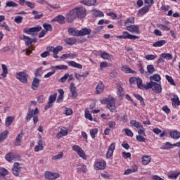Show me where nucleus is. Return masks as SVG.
<instances>
[{
    "label": "nucleus",
    "mask_w": 180,
    "mask_h": 180,
    "mask_svg": "<svg viewBox=\"0 0 180 180\" xmlns=\"http://www.w3.org/2000/svg\"><path fill=\"white\" fill-rule=\"evenodd\" d=\"M101 103H102V105H107L108 109H109L112 113H116V112H117V110H116V98H115V97L109 96L105 99L101 100Z\"/></svg>",
    "instance_id": "nucleus-1"
},
{
    "label": "nucleus",
    "mask_w": 180,
    "mask_h": 180,
    "mask_svg": "<svg viewBox=\"0 0 180 180\" xmlns=\"http://www.w3.org/2000/svg\"><path fill=\"white\" fill-rule=\"evenodd\" d=\"M39 115V108L37 107L34 110L29 108L28 113L26 116L27 122H30L32 117H33L34 124H37V122H39V117L37 115Z\"/></svg>",
    "instance_id": "nucleus-2"
},
{
    "label": "nucleus",
    "mask_w": 180,
    "mask_h": 180,
    "mask_svg": "<svg viewBox=\"0 0 180 180\" xmlns=\"http://www.w3.org/2000/svg\"><path fill=\"white\" fill-rule=\"evenodd\" d=\"M152 89L155 94H161L162 92V88L161 84H159L155 82H150L146 83V90Z\"/></svg>",
    "instance_id": "nucleus-3"
},
{
    "label": "nucleus",
    "mask_w": 180,
    "mask_h": 180,
    "mask_svg": "<svg viewBox=\"0 0 180 180\" xmlns=\"http://www.w3.org/2000/svg\"><path fill=\"white\" fill-rule=\"evenodd\" d=\"M41 29V26L39 25L31 28L25 27L23 29V32L26 33V34H31L32 37H36V36H37V33H39Z\"/></svg>",
    "instance_id": "nucleus-4"
},
{
    "label": "nucleus",
    "mask_w": 180,
    "mask_h": 180,
    "mask_svg": "<svg viewBox=\"0 0 180 180\" xmlns=\"http://www.w3.org/2000/svg\"><path fill=\"white\" fill-rule=\"evenodd\" d=\"M75 11L76 18L78 19H84L86 16V9L84 7H76Z\"/></svg>",
    "instance_id": "nucleus-5"
},
{
    "label": "nucleus",
    "mask_w": 180,
    "mask_h": 180,
    "mask_svg": "<svg viewBox=\"0 0 180 180\" xmlns=\"http://www.w3.org/2000/svg\"><path fill=\"white\" fill-rule=\"evenodd\" d=\"M15 78L19 79L22 84H27V78H29V75L26 74L25 72H20L15 74Z\"/></svg>",
    "instance_id": "nucleus-6"
},
{
    "label": "nucleus",
    "mask_w": 180,
    "mask_h": 180,
    "mask_svg": "<svg viewBox=\"0 0 180 180\" xmlns=\"http://www.w3.org/2000/svg\"><path fill=\"white\" fill-rule=\"evenodd\" d=\"M72 150L73 151H75L78 155L80 156L81 158H83V160H86V155H85V152H84V150L79 146L75 145L72 147Z\"/></svg>",
    "instance_id": "nucleus-7"
},
{
    "label": "nucleus",
    "mask_w": 180,
    "mask_h": 180,
    "mask_svg": "<svg viewBox=\"0 0 180 180\" xmlns=\"http://www.w3.org/2000/svg\"><path fill=\"white\" fill-rule=\"evenodd\" d=\"M76 18L77 15L75 14V10L72 9L66 14L65 20L67 23H72V22L75 20Z\"/></svg>",
    "instance_id": "nucleus-8"
},
{
    "label": "nucleus",
    "mask_w": 180,
    "mask_h": 180,
    "mask_svg": "<svg viewBox=\"0 0 180 180\" xmlns=\"http://www.w3.org/2000/svg\"><path fill=\"white\" fill-rule=\"evenodd\" d=\"M22 39L25 41L26 46H28V49H27V53L32 54V51H33V48L32 47V38L24 35Z\"/></svg>",
    "instance_id": "nucleus-9"
},
{
    "label": "nucleus",
    "mask_w": 180,
    "mask_h": 180,
    "mask_svg": "<svg viewBox=\"0 0 180 180\" xmlns=\"http://www.w3.org/2000/svg\"><path fill=\"white\" fill-rule=\"evenodd\" d=\"M20 157L19 155H16L13 153H8L6 155L5 158L8 162H12V161H17V160H19Z\"/></svg>",
    "instance_id": "nucleus-10"
},
{
    "label": "nucleus",
    "mask_w": 180,
    "mask_h": 180,
    "mask_svg": "<svg viewBox=\"0 0 180 180\" xmlns=\"http://www.w3.org/2000/svg\"><path fill=\"white\" fill-rule=\"evenodd\" d=\"M22 169V167L19 162H15L13 164V167L12 168V172L15 176H19L20 174V171Z\"/></svg>",
    "instance_id": "nucleus-11"
},
{
    "label": "nucleus",
    "mask_w": 180,
    "mask_h": 180,
    "mask_svg": "<svg viewBox=\"0 0 180 180\" xmlns=\"http://www.w3.org/2000/svg\"><path fill=\"white\" fill-rule=\"evenodd\" d=\"M46 179L53 180L57 179V178H60V174L58 173H53L51 172H46L44 173Z\"/></svg>",
    "instance_id": "nucleus-12"
},
{
    "label": "nucleus",
    "mask_w": 180,
    "mask_h": 180,
    "mask_svg": "<svg viewBox=\"0 0 180 180\" xmlns=\"http://www.w3.org/2000/svg\"><path fill=\"white\" fill-rule=\"evenodd\" d=\"M39 86H40V79L34 77L31 84V89L32 91H37Z\"/></svg>",
    "instance_id": "nucleus-13"
},
{
    "label": "nucleus",
    "mask_w": 180,
    "mask_h": 180,
    "mask_svg": "<svg viewBox=\"0 0 180 180\" xmlns=\"http://www.w3.org/2000/svg\"><path fill=\"white\" fill-rule=\"evenodd\" d=\"M127 30H128V32H131V33H135L136 34H140V30L139 29V25L127 26Z\"/></svg>",
    "instance_id": "nucleus-14"
},
{
    "label": "nucleus",
    "mask_w": 180,
    "mask_h": 180,
    "mask_svg": "<svg viewBox=\"0 0 180 180\" xmlns=\"http://www.w3.org/2000/svg\"><path fill=\"white\" fill-rule=\"evenodd\" d=\"M65 21V17H64L63 15H58L55 18L51 20V22H58V23H60V25H64Z\"/></svg>",
    "instance_id": "nucleus-15"
},
{
    "label": "nucleus",
    "mask_w": 180,
    "mask_h": 180,
    "mask_svg": "<svg viewBox=\"0 0 180 180\" xmlns=\"http://www.w3.org/2000/svg\"><path fill=\"white\" fill-rule=\"evenodd\" d=\"M115 147H116L115 143H112L110 144V147L108 148V150L107 152V155H106L107 158H110V157L113 155V151H115Z\"/></svg>",
    "instance_id": "nucleus-16"
},
{
    "label": "nucleus",
    "mask_w": 180,
    "mask_h": 180,
    "mask_svg": "<svg viewBox=\"0 0 180 180\" xmlns=\"http://www.w3.org/2000/svg\"><path fill=\"white\" fill-rule=\"evenodd\" d=\"M92 30L89 28H83L79 30V37L82 36H89Z\"/></svg>",
    "instance_id": "nucleus-17"
},
{
    "label": "nucleus",
    "mask_w": 180,
    "mask_h": 180,
    "mask_svg": "<svg viewBox=\"0 0 180 180\" xmlns=\"http://www.w3.org/2000/svg\"><path fill=\"white\" fill-rule=\"evenodd\" d=\"M122 36L124 37V39H129V40H136V39H139V36L131 34L127 32H123Z\"/></svg>",
    "instance_id": "nucleus-18"
},
{
    "label": "nucleus",
    "mask_w": 180,
    "mask_h": 180,
    "mask_svg": "<svg viewBox=\"0 0 180 180\" xmlns=\"http://www.w3.org/2000/svg\"><path fill=\"white\" fill-rule=\"evenodd\" d=\"M70 92L72 94V98L74 99L78 96V94L77 93V87H75V84L71 83L70 86Z\"/></svg>",
    "instance_id": "nucleus-19"
},
{
    "label": "nucleus",
    "mask_w": 180,
    "mask_h": 180,
    "mask_svg": "<svg viewBox=\"0 0 180 180\" xmlns=\"http://www.w3.org/2000/svg\"><path fill=\"white\" fill-rule=\"evenodd\" d=\"M97 0H83L81 2L83 5H86V6H95L96 4Z\"/></svg>",
    "instance_id": "nucleus-20"
},
{
    "label": "nucleus",
    "mask_w": 180,
    "mask_h": 180,
    "mask_svg": "<svg viewBox=\"0 0 180 180\" xmlns=\"http://www.w3.org/2000/svg\"><path fill=\"white\" fill-rule=\"evenodd\" d=\"M106 165V162L105 161L97 162L94 165L95 169H105V166Z\"/></svg>",
    "instance_id": "nucleus-21"
},
{
    "label": "nucleus",
    "mask_w": 180,
    "mask_h": 180,
    "mask_svg": "<svg viewBox=\"0 0 180 180\" xmlns=\"http://www.w3.org/2000/svg\"><path fill=\"white\" fill-rule=\"evenodd\" d=\"M136 85L139 89H146L147 90V84H143V80L140 78L136 79Z\"/></svg>",
    "instance_id": "nucleus-22"
},
{
    "label": "nucleus",
    "mask_w": 180,
    "mask_h": 180,
    "mask_svg": "<svg viewBox=\"0 0 180 180\" xmlns=\"http://www.w3.org/2000/svg\"><path fill=\"white\" fill-rule=\"evenodd\" d=\"M104 89H105V85L103 84V83H102V82H100L97 85V86L96 87L97 95H99V94H101L103 91H104Z\"/></svg>",
    "instance_id": "nucleus-23"
},
{
    "label": "nucleus",
    "mask_w": 180,
    "mask_h": 180,
    "mask_svg": "<svg viewBox=\"0 0 180 180\" xmlns=\"http://www.w3.org/2000/svg\"><path fill=\"white\" fill-rule=\"evenodd\" d=\"M122 70L127 74H136V71L131 70V68H129L127 65L122 66Z\"/></svg>",
    "instance_id": "nucleus-24"
},
{
    "label": "nucleus",
    "mask_w": 180,
    "mask_h": 180,
    "mask_svg": "<svg viewBox=\"0 0 180 180\" xmlns=\"http://www.w3.org/2000/svg\"><path fill=\"white\" fill-rule=\"evenodd\" d=\"M32 13L34 15V19L36 20L41 19L44 16L43 13H39V11H32Z\"/></svg>",
    "instance_id": "nucleus-25"
},
{
    "label": "nucleus",
    "mask_w": 180,
    "mask_h": 180,
    "mask_svg": "<svg viewBox=\"0 0 180 180\" xmlns=\"http://www.w3.org/2000/svg\"><path fill=\"white\" fill-rule=\"evenodd\" d=\"M171 101L173 106H176V105L177 106H179L180 101H179V98H178L177 95H174Z\"/></svg>",
    "instance_id": "nucleus-26"
},
{
    "label": "nucleus",
    "mask_w": 180,
    "mask_h": 180,
    "mask_svg": "<svg viewBox=\"0 0 180 180\" xmlns=\"http://www.w3.org/2000/svg\"><path fill=\"white\" fill-rule=\"evenodd\" d=\"M143 165H148L149 163L151 162V157L150 156H143L141 158Z\"/></svg>",
    "instance_id": "nucleus-27"
},
{
    "label": "nucleus",
    "mask_w": 180,
    "mask_h": 180,
    "mask_svg": "<svg viewBox=\"0 0 180 180\" xmlns=\"http://www.w3.org/2000/svg\"><path fill=\"white\" fill-rule=\"evenodd\" d=\"M58 92H59L60 95L58 96L56 102L57 103H60L63 99H64V90H63V89H60Z\"/></svg>",
    "instance_id": "nucleus-28"
},
{
    "label": "nucleus",
    "mask_w": 180,
    "mask_h": 180,
    "mask_svg": "<svg viewBox=\"0 0 180 180\" xmlns=\"http://www.w3.org/2000/svg\"><path fill=\"white\" fill-rule=\"evenodd\" d=\"M1 68H2L1 77H3V78H6V75H8V66H6V65L5 64H2Z\"/></svg>",
    "instance_id": "nucleus-29"
},
{
    "label": "nucleus",
    "mask_w": 180,
    "mask_h": 180,
    "mask_svg": "<svg viewBox=\"0 0 180 180\" xmlns=\"http://www.w3.org/2000/svg\"><path fill=\"white\" fill-rule=\"evenodd\" d=\"M68 65L70 67H74L75 68H79V70H82V65L79 63H77L75 61H70L68 62Z\"/></svg>",
    "instance_id": "nucleus-30"
},
{
    "label": "nucleus",
    "mask_w": 180,
    "mask_h": 180,
    "mask_svg": "<svg viewBox=\"0 0 180 180\" xmlns=\"http://www.w3.org/2000/svg\"><path fill=\"white\" fill-rule=\"evenodd\" d=\"M68 34L70 35V36H75L76 37H79V30H74V28H69L68 29Z\"/></svg>",
    "instance_id": "nucleus-31"
},
{
    "label": "nucleus",
    "mask_w": 180,
    "mask_h": 180,
    "mask_svg": "<svg viewBox=\"0 0 180 180\" xmlns=\"http://www.w3.org/2000/svg\"><path fill=\"white\" fill-rule=\"evenodd\" d=\"M19 6V5L18 4H16L15 1H7L6 3V6L5 8H16Z\"/></svg>",
    "instance_id": "nucleus-32"
},
{
    "label": "nucleus",
    "mask_w": 180,
    "mask_h": 180,
    "mask_svg": "<svg viewBox=\"0 0 180 180\" xmlns=\"http://www.w3.org/2000/svg\"><path fill=\"white\" fill-rule=\"evenodd\" d=\"M133 23H134V17H130L124 21V26H126L127 28V26H130V25H133Z\"/></svg>",
    "instance_id": "nucleus-33"
},
{
    "label": "nucleus",
    "mask_w": 180,
    "mask_h": 180,
    "mask_svg": "<svg viewBox=\"0 0 180 180\" xmlns=\"http://www.w3.org/2000/svg\"><path fill=\"white\" fill-rule=\"evenodd\" d=\"M167 44V41L165 40H159L155 43H153V47H162L164 44Z\"/></svg>",
    "instance_id": "nucleus-34"
},
{
    "label": "nucleus",
    "mask_w": 180,
    "mask_h": 180,
    "mask_svg": "<svg viewBox=\"0 0 180 180\" xmlns=\"http://www.w3.org/2000/svg\"><path fill=\"white\" fill-rule=\"evenodd\" d=\"M13 120H15V117H13V116L7 117L6 119V127H9V126H11V124H12V123L13 122Z\"/></svg>",
    "instance_id": "nucleus-35"
},
{
    "label": "nucleus",
    "mask_w": 180,
    "mask_h": 180,
    "mask_svg": "<svg viewBox=\"0 0 180 180\" xmlns=\"http://www.w3.org/2000/svg\"><path fill=\"white\" fill-rule=\"evenodd\" d=\"M150 6H145L144 7L141 8V9H139V13L140 15H145V13H147V12L150 11Z\"/></svg>",
    "instance_id": "nucleus-36"
},
{
    "label": "nucleus",
    "mask_w": 180,
    "mask_h": 180,
    "mask_svg": "<svg viewBox=\"0 0 180 180\" xmlns=\"http://www.w3.org/2000/svg\"><path fill=\"white\" fill-rule=\"evenodd\" d=\"M150 82H153V81H156V82H158L159 81H161V76L158 74H155L153 76L150 77Z\"/></svg>",
    "instance_id": "nucleus-37"
},
{
    "label": "nucleus",
    "mask_w": 180,
    "mask_h": 180,
    "mask_svg": "<svg viewBox=\"0 0 180 180\" xmlns=\"http://www.w3.org/2000/svg\"><path fill=\"white\" fill-rule=\"evenodd\" d=\"M23 137V131H21L20 134H19L16 139H15V146H20V143H22V141L20 140Z\"/></svg>",
    "instance_id": "nucleus-38"
},
{
    "label": "nucleus",
    "mask_w": 180,
    "mask_h": 180,
    "mask_svg": "<svg viewBox=\"0 0 180 180\" xmlns=\"http://www.w3.org/2000/svg\"><path fill=\"white\" fill-rule=\"evenodd\" d=\"M131 126L133 127H136V129H141L143 128V125H141V123L137 122L136 120H132L130 122Z\"/></svg>",
    "instance_id": "nucleus-39"
},
{
    "label": "nucleus",
    "mask_w": 180,
    "mask_h": 180,
    "mask_svg": "<svg viewBox=\"0 0 180 180\" xmlns=\"http://www.w3.org/2000/svg\"><path fill=\"white\" fill-rule=\"evenodd\" d=\"M153 133H155V134H160V137L162 138L164 137V136H165V132H162V131H161V129H158V128H154L153 129Z\"/></svg>",
    "instance_id": "nucleus-40"
},
{
    "label": "nucleus",
    "mask_w": 180,
    "mask_h": 180,
    "mask_svg": "<svg viewBox=\"0 0 180 180\" xmlns=\"http://www.w3.org/2000/svg\"><path fill=\"white\" fill-rule=\"evenodd\" d=\"M46 50L48 51H51L52 53H54V50H63V46H57L56 48L53 46H48L46 48Z\"/></svg>",
    "instance_id": "nucleus-41"
},
{
    "label": "nucleus",
    "mask_w": 180,
    "mask_h": 180,
    "mask_svg": "<svg viewBox=\"0 0 180 180\" xmlns=\"http://www.w3.org/2000/svg\"><path fill=\"white\" fill-rule=\"evenodd\" d=\"M170 136L172 139H174L175 140L179 139L180 133L178 131H174L170 133Z\"/></svg>",
    "instance_id": "nucleus-42"
},
{
    "label": "nucleus",
    "mask_w": 180,
    "mask_h": 180,
    "mask_svg": "<svg viewBox=\"0 0 180 180\" xmlns=\"http://www.w3.org/2000/svg\"><path fill=\"white\" fill-rule=\"evenodd\" d=\"M67 44H70V46H72V44H75L77 42V39L72 37V38H67L65 39Z\"/></svg>",
    "instance_id": "nucleus-43"
},
{
    "label": "nucleus",
    "mask_w": 180,
    "mask_h": 180,
    "mask_svg": "<svg viewBox=\"0 0 180 180\" xmlns=\"http://www.w3.org/2000/svg\"><path fill=\"white\" fill-rule=\"evenodd\" d=\"M77 172H79V174L83 172V174H85V172H86V166L82 165L80 167H77Z\"/></svg>",
    "instance_id": "nucleus-44"
},
{
    "label": "nucleus",
    "mask_w": 180,
    "mask_h": 180,
    "mask_svg": "<svg viewBox=\"0 0 180 180\" xmlns=\"http://www.w3.org/2000/svg\"><path fill=\"white\" fill-rule=\"evenodd\" d=\"M9 134L8 131H4L0 134V141H4L6 137H8V134Z\"/></svg>",
    "instance_id": "nucleus-45"
},
{
    "label": "nucleus",
    "mask_w": 180,
    "mask_h": 180,
    "mask_svg": "<svg viewBox=\"0 0 180 180\" xmlns=\"http://www.w3.org/2000/svg\"><path fill=\"white\" fill-rule=\"evenodd\" d=\"M52 69L53 70H68V66L65 65H56V66H52Z\"/></svg>",
    "instance_id": "nucleus-46"
},
{
    "label": "nucleus",
    "mask_w": 180,
    "mask_h": 180,
    "mask_svg": "<svg viewBox=\"0 0 180 180\" xmlns=\"http://www.w3.org/2000/svg\"><path fill=\"white\" fill-rule=\"evenodd\" d=\"M43 27L45 29V31H46V33L49 31L51 32L53 30V27H51V25L50 24L44 23Z\"/></svg>",
    "instance_id": "nucleus-47"
},
{
    "label": "nucleus",
    "mask_w": 180,
    "mask_h": 180,
    "mask_svg": "<svg viewBox=\"0 0 180 180\" xmlns=\"http://www.w3.org/2000/svg\"><path fill=\"white\" fill-rule=\"evenodd\" d=\"M147 71L148 74H153L155 72V69L154 68V66H153V65H148Z\"/></svg>",
    "instance_id": "nucleus-48"
},
{
    "label": "nucleus",
    "mask_w": 180,
    "mask_h": 180,
    "mask_svg": "<svg viewBox=\"0 0 180 180\" xmlns=\"http://www.w3.org/2000/svg\"><path fill=\"white\" fill-rule=\"evenodd\" d=\"M56 99H57V93L51 94L49 96V102H50V103H53V102H56Z\"/></svg>",
    "instance_id": "nucleus-49"
},
{
    "label": "nucleus",
    "mask_w": 180,
    "mask_h": 180,
    "mask_svg": "<svg viewBox=\"0 0 180 180\" xmlns=\"http://www.w3.org/2000/svg\"><path fill=\"white\" fill-rule=\"evenodd\" d=\"M137 171H138L137 168H135V169H127L124 172V175H129V174H132V172H137Z\"/></svg>",
    "instance_id": "nucleus-50"
},
{
    "label": "nucleus",
    "mask_w": 180,
    "mask_h": 180,
    "mask_svg": "<svg viewBox=\"0 0 180 180\" xmlns=\"http://www.w3.org/2000/svg\"><path fill=\"white\" fill-rule=\"evenodd\" d=\"M134 96L139 101H140L141 105H143V106L146 105V103H144V99H143V97L141 96H140L139 94H134Z\"/></svg>",
    "instance_id": "nucleus-51"
},
{
    "label": "nucleus",
    "mask_w": 180,
    "mask_h": 180,
    "mask_svg": "<svg viewBox=\"0 0 180 180\" xmlns=\"http://www.w3.org/2000/svg\"><path fill=\"white\" fill-rule=\"evenodd\" d=\"M94 15L96 18H98V16H105V15L103 14V13L101 11H98V10H94Z\"/></svg>",
    "instance_id": "nucleus-52"
},
{
    "label": "nucleus",
    "mask_w": 180,
    "mask_h": 180,
    "mask_svg": "<svg viewBox=\"0 0 180 180\" xmlns=\"http://www.w3.org/2000/svg\"><path fill=\"white\" fill-rule=\"evenodd\" d=\"M14 22L18 25H19L20 23H22V22H23V17L20 15L16 16L14 19Z\"/></svg>",
    "instance_id": "nucleus-53"
},
{
    "label": "nucleus",
    "mask_w": 180,
    "mask_h": 180,
    "mask_svg": "<svg viewBox=\"0 0 180 180\" xmlns=\"http://www.w3.org/2000/svg\"><path fill=\"white\" fill-rule=\"evenodd\" d=\"M173 146L169 142H167L165 145L161 147V150H168V148H172Z\"/></svg>",
    "instance_id": "nucleus-54"
},
{
    "label": "nucleus",
    "mask_w": 180,
    "mask_h": 180,
    "mask_svg": "<svg viewBox=\"0 0 180 180\" xmlns=\"http://www.w3.org/2000/svg\"><path fill=\"white\" fill-rule=\"evenodd\" d=\"M106 67H110V64H108V62H101L100 63V69L102 70L103 68H106Z\"/></svg>",
    "instance_id": "nucleus-55"
},
{
    "label": "nucleus",
    "mask_w": 180,
    "mask_h": 180,
    "mask_svg": "<svg viewBox=\"0 0 180 180\" xmlns=\"http://www.w3.org/2000/svg\"><path fill=\"white\" fill-rule=\"evenodd\" d=\"M26 5L28 8H30V9H34V8H36V3L31 1L26 2Z\"/></svg>",
    "instance_id": "nucleus-56"
},
{
    "label": "nucleus",
    "mask_w": 180,
    "mask_h": 180,
    "mask_svg": "<svg viewBox=\"0 0 180 180\" xmlns=\"http://www.w3.org/2000/svg\"><path fill=\"white\" fill-rule=\"evenodd\" d=\"M136 140L140 143H146V138H144L143 135H137Z\"/></svg>",
    "instance_id": "nucleus-57"
},
{
    "label": "nucleus",
    "mask_w": 180,
    "mask_h": 180,
    "mask_svg": "<svg viewBox=\"0 0 180 180\" xmlns=\"http://www.w3.org/2000/svg\"><path fill=\"white\" fill-rule=\"evenodd\" d=\"M63 155H64V153L63 152H61L60 153L54 155L52 158V160H61V158H63Z\"/></svg>",
    "instance_id": "nucleus-58"
},
{
    "label": "nucleus",
    "mask_w": 180,
    "mask_h": 180,
    "mask_svg": "<svg viewBox=\"0 0 180 180\" xmlns=\"http://www.w3.org/2000/svg\"><path fill=\"white\" fill-rule=\"evenodd\" d=\"M0 174L1 175H2V176H6V175H8V172L6 169L2 167L0 168Z\"/></svg>",
    "instance_id": "nucleus-59"
},
{
    "label": "nucleus",
    "mask_w": 180,
    "mask_h": 180,
    "mask_svg": "<svg viewBox=\"0 0 180 180\" xmlns=\"http://www.w3.org/2000/svg\"><path fill=\"white\" fill-rule=\"evenodd\" d=\"M145 58L148 60H155V58H157V56L156 55H146Z\"/></svg>",
    "instance_id": "nucleus-60"
},
{
    "label": "nucleus",
    "mask_w": 180,
    "mask_h": 180,
    "mask_svg": "<svg viewBox=\"0 0 180 180\" xmlns=\"http://www.w3.org/2000/svg\"><path fill=\"white\" fill-rule=\"evenodd\" d=\"M110 57H112V56L109 55V53L106 52H103L101 54V58H103V60H109Z\"/></svg>",
    "instance_id": "nucleus-61"
},
{
    "label": "nucleus",
    "mask_w": 180,
    "mask_h": 180,
    "mask_svg": "<svg viewBox=\"0 0 180 180\" xmlns=\"http://www.w3.org/2000/svg\"><path fill=\"white\" fill-rule=\"evenodd\" d=\"M85 117L86 119H88L90 120V122H92L94 120V119L92 118V115H91V113H89V111H85Z\"/></svg>",
    "instance_id": "nucleus-62"
},
{
    "label": "nucleus",
    "mask_w": 180,
    "mask_h": 180,
    "mask_svg": "<svg viewBox=\"0 0 180 180\" xmlns=\"http://www.w3.org/2000/svg\"><path fill=\"white\" fill-rule=\"evenodd\" d=\"M162 57L165 58V60H172V55L170 53H162Z\"/></svg>",
    "instance_id": "nucleus-63"
},
{
    "label": "nucleus",
    "mask_w": 180,
    "mask_h": 180,
    "mask_svg": "<svg viewBox=\"0 0 180 180\" xmlns=\"http://www.w3.org/2000/svg\"><path fill=\"white\" fill-rule=\"evenodd\" d=\"M98 134V129H93L90 131V134L92 139H95V135Z\"/></svg>",
    "instance_id": "nucleus-64"
}]
</instances>
